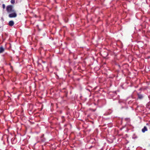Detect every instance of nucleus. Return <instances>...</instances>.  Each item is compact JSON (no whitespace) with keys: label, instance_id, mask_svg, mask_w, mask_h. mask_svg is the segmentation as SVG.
I'll return each mask as SVG.
<instances>
[{"label":"nucleus","instance_id":"1","mask_svg":"<svg viewBox=\"0 0 150 150\" xmlns=\"http://www.w3.org/2000/svg\"><path fill=\"white\" fill-rule=\"evenodd\" d=\"M6 10L8 13H12L14 11L12 6L11 5L8 6L6 7Z\"/></svg>","mask_w":150,"mask_h":150},{"label":"nucleus","instance_id":"2","mask_svg":"<svg viewBox=\"0 0 150 150\" xmlns=\"http://www.w3.org/2000/svg\"><path fill=\"white\" fill-rule=\"evenodd\" d=\"M9 15V17L10 18L15 17L16 16V13L15 11L13 12H12Z\"/></svg>","mask_w":150,"mask_h":150},{"label":"nucleus","instance_id":"3","mask_svg":"<svg viewBox=\"0 0 150 150\" xmlns=\"http://www.w3.org/2000/svg\"><path fill=\"white\" fill-rule=\"evenodd\" d=\"M148 130V129L146 126H144L143 128L142 129V132L143 133H144L145 132Z\"/></svg>","mask_w":150,"mask_h":150},{"label":"nucleus","instance_id":"4","mask_svg":"<svg viewBox=\"0 0 150 150\" xmlns=\"http://www.w3.org/2000/svg\"><path fill=\"white\" fill-rule=\"evenodd\" d=\"M8 24L10 26H12L14 24V22L12 21H10L9 22Z\"/></svg>","mask_w":150,"mask_h":150},{"label":"nucleus","instance_id":"5","mask_svg":"<svg viewBox=\"0 0 150 150\" xmlns=\"http://www.w3.org/2000/svg\"><path fill=\"white\" fill-rule=\"evenodd\" d=\"M138 98L139 99H142L143 96H142V94H137Z\"/></svg>","mask_w":150,"mask_h":150},{"label":"nucleus","instance_id":"6","mask_svg":"<svg viewBox=\"0 0 150 150\" xmlns=\"http://www.w3.org/2000/svg\"><path fill=\"white\" fill-rule=\"evenodd\" d=\"M4 49L2 47H0V53L3 52L4 51Z\"/></svg>","mask_w":150,"mask_h":150},{"label":"nucleus","instance_id":"7","mask_svg":"<svg viewBox=\"0 0 150 150\" xmlns=\"http://www.w3.org/2000/svg\"><path fill=\"white\" fill-rule=\"evenodd\" d=\"M11 4H13L15 3V0H11Z\"/></svg>","mask_w":150,"mask_h":150},{"label":"nucleus","instance_id":"8","mask_svg":"<svg viewBox=\"0 0 150 150\" xmlns=\"http://www.w3.org/2000/svg\"><path fill=\"white\" fill-rule=\"evenodd\" d=\"M2 7H3V8L4 9L5 8V5L4 4H3L2 5Z\"/></svg>","mask_w":150,"mask_h":150},{"label":"nucleus","instance_id":"9","mask_svg":"<svg viewBox=\"0 0 150 150\" xmlns=\"http://www.w3.org/2000/svg\"><path fill=\"white\" fill-rule=\"evenodd\" d=\"M96 109H95L94 110H93V111H95L96 110Z\"/></svg>","mask_w":150,"mask_h":150}]
</instances>
